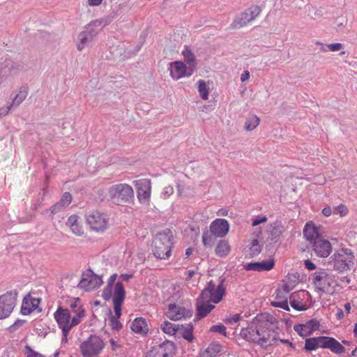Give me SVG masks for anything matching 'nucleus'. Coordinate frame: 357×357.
<instances>
[{
  "label": "nucleus",
  "instance_id": "nucleus-62",
  "mask_svg": "<svg viewBox=\"0 0 357 357\" xmlns=\"http://www.w3.org/2000/svg\"><path fill=\"white\" fill-rule=\"evenodd\" d=\"M354 334L357 337V323L354 324Z\"/></svg>",
  "mask_w": 357,
  "mask_h": 357
},
{
  "label": "nucleus",
  "instance_id": "nucleus-60",
  "mask_svg": "<svg viewBox=\"0 0 357 357\" xmlns=\"http://www.w3.org/2000/svg\"><path fill=\"white\" fill-rule=\"evenodd\" d=\"M344 308L347 314H349L351 312V307L349 303L344 304Z\"/></svg>",
  "mask_w": 357,
  "mask_h": 357
},
{
  "label": "nucleus",
  "instance_id": "nucleus-49",
  "mask_svg": "<svg viewBox=\"0 0 357 357\" xmlns=\"http://www.w3.org/2000/svg\"><path fill=\"white\" fill-rule=\"evenodd\" d=\"M134 275L133 274H128V273H124V274H121L119 275V280H118L117 282H123V281L124 282H128L130 279L133 278ZM123 284V283H121Z\"/></svg>",
  "mask_w": 357,
  "mask_h": 357
},
{
  "label": "nucleus",
  "instance_id": "nucleus-34",
  "mask_svg": "<svg viewBox=\"0 0 357 357\" xmlns=\"http://www.w3.org/2000/svg\"><path fill=\"white\" fill-rule=\"evenodd\" d=\"M181 328V325L173 324L167 321L161 324L162 331L169 335H176L180 331Z\"/></svg>",
  "mask_w": 357,
  "mask_h": 357
},
{
  "label": "nucleus",
  "instance_id": "nucleus-59",
  "mask_svg": "<svg viewBox=\"0 0 357 357\" xmlns=\"http://www.w3.org/2000/svg\"><path fill=\"white\" fill-rule=\"evenodd\" d=\"M337 317L338 319H342L344 317V312L342 309H339L337 312Z\"/></svg>",
  "mask_w": 357,
  "mask_h": 357
},
{
  "label": "nucleus",
  "instance_id": "nucleus-58",
  "mask_svg": "<svg viewBox=\"0 0 357 357\" xmlns=\"http://www.w3.org/2000/svg\"><path fill=\"white\" fill-rule=\"evenodd\" d=\"M192 252H193L192 248H187L185 250V257H189L192 254Z\"/></svg>",
  "mask_w": 357,
  "mask_h": 357
},
{
  "label": "nucleus",
  "instance_id": "nucleus-24",
  "mask_svg": "<svg viewBox=\"0 0 357 357\" xmlns=\"http://www.w3.org/2000/svg\"><path fill=\"white\" fill-rule=\"evenodd\" d=\"M319 326V321L312 319L305 324L294 326V330L299 335L305 337L311 335L314 331L318 330Z\"/></svg>",
  "mask_w": 357,
  "mask_h": 357
},
{
  "label": "nucleus",
  "instance_id": "nucleus-32",
  "mask_svg": "<svg viewBox=\"0 0 357 357\" xmlns=\"http://www.w3.org/2000/svg\"><path fill=\"white\" fill-rule=\"evenodd\" d=\"M212 82L210 81H204L199 79L197 81V90L202 99L206 100L209 98V93L211 89Z\"/></svg>",
  "mask_w": 357,
  "mask_h": 357
},
{
  "label": "nucleus",
  "instance_id": "nucleus-29",
  "mask_svg": "<svg viewBox=\"0 0 357 357\" xmlns=\"http://www.w3.org/2000/svg\"><path fill=\"white\" fill-rule=\"evenodd\" d=\"M223 352L224 349L221 344L213 342L199 354V357H217Z\"/></svg>",
  "mask_w": 357,
  "mask_h": 357
},
{
  "label": "nucleus",
  "instance_id": "nucleus-45",
  "mask_svg": "<svg viewBox=\"0 0 357 357\" xmlns=\"http://www.w3.org/2000/svg\"><path fill=\"white\" fill-rule=\"evenodd\" d=\"M174 193V188L173 187L169 185L164 188L162 192V196L163 198L167 199L171 195H172Z\"/></svg>",
  "mask_w": 357,
  "mask_h": 357
},
{
  "label": "nucleus",
  "instance_id": "nucleus-21",
  "mask_svg": "<svg viewBox=\"0 0 357 357\" xmlns=\"http://www.w3.org/2000/svg\"><path fill=\"white\" fill-rule=\"evenodd\" d=\"M210 231L216 238H224L229 230V223L226 219L217 218L210 225Z\"/></svg>",
  "mask_w": 357,
  "mask_h": 357
},
{
  "label": "nucleus",
  "instance_id": "nucleus-37",
  "mask_svg": "<svg viewBox=\"0 0 357 357\" xmlns=\"http://www.w3.org/2000/svg\"><path fill=\"white\" fill-rule=\"evenodd\" d=\"M260 123V119L256 115L248 116L245 122L244 128L247 131L255 129Z\"/></svg>",
  "mask_w": 357,
  "mask_h": 357
},
{
  "label": "nucleus",
  "instance_id": "nucleus-36",
  "mask_svg": "<svg viewBox=\"0 0 357 357\" xmlns=\"http://www.w3.org/2000/svg\"><path fill=\"white\" fill-rule=\"evenodd\" d=\"M28 94V91L26 88L21 87L15 96V97L12 99L11 102L10 103L12 107H17L19 106L26 98Z\"/></svg>",
  "mask_w": 357,
  "mask_h": 357
},
{
  "label": "nucleus",
  "instance_id": "nucleus-6",
  "mask_svg": "<svg viewBox=\"0 0 357 357\" xmlns=\"http://www.w3.org/2000/svg\"><path fill=\"white\" fill-rule=\"evenodd\" d=\"M318 348L328 349L335 354H342L345 348L334 337L319 336L305 340L304 349L307 351H314Z\"/></svg>",
  "mask_w": 357,
  "mask_h": 357
},
{
  "label": "nucleus",
  "instance_id": "nucleus-25",
  "mask_svg": "<svg viewBox=\"0 0 357 357\" xmlns=\"http://www.w3.org/2000/svg\"><path fill=\"white\" fill-rule=\"evenodd\" d=\"M303 236L310 243L321 238L319 227H317L312 221H309L305 225Z\"/></svg>",
  "mask_w": 357,
  "mask_h": 357
},
{
  "label": "nucleus",
  "instance_id": "nucleus-1",
  "mask_svg": "<svg viewBox=\"0 0 357 357\" xmlns=\"http://www.w3.org/2000/svg\"><path fill=\"white\" fill-rule=\"evenodd\" d=\"M278 321L271 315L257 316L248 327L243 328L241 336L248 342L267 348L278 340Z\"/></svg>",
  "mask_w": 357,
  "mask_h": 357
},
{
  "label": "nucleus",
  "instance_id": "nucleus-35",
  "mask_svg": "<svg viewBox=\"0 0 357 357\" xmlns=\"http://www.w3.org/2000/svg\"><path fill=\"white\" fill-rule=\"evenodd\" d=\"M182 55L184 57L185 61L188 65V67H192L193 72H195L197 62L193 52L189 48L185 47L182 51Z\"/></svg>",
  "mask_w": 357,
  "mask_h": 357
},
{
  "label": "nucleus",
  "instance_id": "nucleus-47",
  "mask_svg": "<svg viewBox=\"0 0 357 357\" xmlns=\"http://www.w3.org/2000/svg\"><path fill=\"white\" fill-rule=\"evenodd\" d=\"M241 318V316L240 314H234L233 317L227 318L225 320V323L227 324H232L237 323Z\"/></svg>",
  "mask_w": 357,
  "mask_h": 357
},
{
  "label": "nucleus",
  "instance_id": "nucleus-17",
  "mask_svg": "<svg viewBox=\"0 0 357 357\" xmlns=\"http://www.w3.org/2000/svg\"><path fill=\"white\" fill-rule=\"evenodd\" d=\"M169 70L171 77L176 80L185 77H190L194 73L192 68L188 67L182 61H174L170 63Z\"/></svg>",
  "mask_w": 357,
  "mask_h": 357
},
{
  "label": "nucleus",
  "instance_id": "nucleus-23",
  "mask_svg": "<svg viewBox=\"0 0 357 357\" xmlns=\"http://www.w3.org/2000/svg\"><path fill=\"white\" fill-rule=\"evenodd\" d=\"M166 315L171 320H181L190 317V314L185 307L176 303H170L168 305Z\"/></svg>",
  "mask_w": 357,
  "mask_h": 357
},
{
  "label": "nucleus",
  "instance_id": "nucleus-28",
  "mask_svg": "<svg viewBox=\"0 0 357 357\" xmlns=\"http://www.w3.org/2000/svg\"><path fill=\"white\" fill-rule=\"evenodd\" d=\"M274 260L269 259L268 261H263L261 262H254L249 263L245 265V269L246 271H270L274 267Z\"/></svg>",
  "mask_w": 357,
  "mask_h": 357
},
{
  "label": "nucleus",
  "instance_id": "nucleus-39",
  "mask_svg": "<svg viewBox=\"0 0 357 357\" xmlns=\"http://www.w3.org/2000/svg\"><path fill=\"white\" fill-rule=\"evenodd\" d=\"M261 248L257 239H253L250 247V255L256 256L261 252Z\"/></svg>",
  "mask_w": 357,
  "mask_h": 357
},
{
  "label": "nucleus",
  "instance_id": "nucleus-48",
  "mask_svg": "<svg viewBox=\"0 0 357 357\" xmlns=\"http://www.w3.org/2000/svg\"><path fill=\"white\" fill-rule=\"evenodd\" d=\"M11 108L12 105L10 103L6 107H0V118L8 114Z\"/></svg>",
  "mask_w": 357,
  "mask_h": 357
},
{
  "label": "nucleus",
  "instance_id": "nucleus-7",
  "mask_svg": "<svg viewBox=\"0 0 357 357\" xmlns=\"http://www.w3.org/2000/svg\"><path fill=\"white\" fill-rule=\"evenodd\" d=\"M331 259L333 269L338 273H344L354 267L356 256L351 249L342 248L335 250Z\"/></svg>",
  "mask_w": 357,
  "mask_h": 357
},
{
  "label": "nucleus",
  "instance_id": "nucleus-53",
  "mask_svg": "<svg viewBox=\"0 0 357 357\" xmlns=\"http://www.w3.org/2000/svg\"><path fill=\"white\" fill-rule=\"evenodd\" d=\"M322 214L325 217H329L332 215V208L330 206H326L322 209Z\"/></svg>",
  "mask_w": 357,
  "mask_h": 357
},
{
  "label": "nucleus",
  "instance_id": "nucleus-10",
  "mask_svg": "<svg viewBox=\"0 0 357 357\" xmlns=\"http://www.w3.org/2000/svg\"><path fill=\"white\" fill-rule=\"evenodd\" d=\"M103 340L96 335L89 336L79 345V351L83 357H98L105 348Z\"/></svg>",
  "mask_w": 357,
  "mask_h": 357
},
{
  "label": "nucleus",
  "instance_id": "nucleus-13",
  "mask_svg": "<svg viewBox=\"0 0 357 357\" xmlns=\"http://www.w3.org/2000/svg\"><path fill=\"white\" fill-rule=\"evenodd\" d=\"M136 189L138 202L145 206H149L151 202L152 185L151 181L147 178H140L133 181Z\"/></svg>",
  "mask_w": 357,
  "mask_h": 357
},
{
  "label": "nucleus",
  "instance_id": "nucleus-9",
  "mask_svg": "<svg viewBox=\"0 0 357 357\" xmlns=\"http://www.w3.org/2000/svg\"><path fill=\"white\" fill-rule=\"evenodd\" d=\"M109 197L119 204L130 203L134 199L132 187L126 183L112 185L107 190Z\"/></svg>",
  "mask_w": 357,
  "mask_h": 357
},
{
  "label": "nucleus",
  "instance_id": "nucleus-14",
  "mask_svg": "<svg viewBox=\"0 0 357 357\" xmlns=\"http://www.w3.org/2000/svg\"><path fill=\"white\" fill-rule=\"evenodd\" d=\"M102 282L101 276L95 274L91 269H88L82 273L78 287L86 291H89L99 288Z\"/></svg>",
  "mask_w": 357,
  "mask_h": 357
},
{
  "label": "nucleus",
  "instance_id": "nucleus-54",
  "mask_svg": "<svg viewBox=\"0 0 357 357\" xmlns=\"http://www.w3.org/2000/svg\"><path fill=\"white\" fill-rule=\"evenodd\" d=\"M103 0H88L87 3L89 6H98L102 3Z\"/></svg>",
  "mask_w": 357,
  "mask_h": 357
},
{
  "label": "nucleus",
  "instance_id": "nucleus-12",
  "mask_svg": "<svg viewBox=\"0 0 357 357\" xmlns=\"http://www.w3.org/2000/svg\"><path fill=\"white\" fill-rule=\"evenodd\" d=\"M261 12V8L257 5H253L240 15L236 16L232 23L231 27L232 29H241L248 25L250 22L257 19Z\"/></svg>",
  "mask_w": 357,
  "mask_h": 357
},
{
  "label": "nucleus",
  "instance_id": "nucleus-18",
  "mask_svg": "<svg viewBox=\"0 0 357 357\" xmlns=\"http://www.w3.org/2000/svg\"><path fill=\"white\" fill-rule=\"evenodd\" d=\"M309 298V293L305 290H301L294 292L290 296L289 303L294 310L303 311L307 308Z\"/></svg>",
  "mask_w": 357,
  "mask_h": 357
},
{
  "label": "nucleus",
  "instance_id": "nucleus-51",
  "mask_svg": "<svg viewBox=\"0 0 357 357\" xmlns=\"http://www.w3.org/2000/svg\"><path fill=\"white\" fill-rule=\"evenodd\" d=\"M26 357H43L40 354L33 351L29 347H27Z\"/></svg>",
  "mask_w": 357,
  "mask_h": 357
},
{
  "label": "nucleus",
  "instance_id": "nucleus-27",
  "mask_svg": "<svg viewBox=\"0 0 357 357\" xmlns=\"http://www.w3.org/2000/svg\"><path fill=\"white\" fill-rule=\"evenodd\" d=\"M40 303V299L32 298L30 295L25 296L21 306L22 314L23 315L30 314L38 307Z\"/></svg>",
  "mask_w": 357,
  "mask_h": 357
},
{
  "label": "nucleus",
  "instance_id": "nucleus-19",
  "mask_svg": "<svg viewBox=\"0 0 357 357\" xmlns=\"http://www.w3.org/2000/svg\"><path fill=\"white\" fill-rule=\"evenodd\" d=\"M291 287L287 284H283L281 288L276 291L275 300L271 301V305L280 307L285 310H289L288 303V294L291 291Z\"/></svg>",
  "mask_w": 357,
  "mask_h": 357
},
{
  "label": "nucleus",
  "instance_id": "nucleus-50",
  "mask_svg": "<svg viewBox=\"0 0 357 357\" xmlns=\"http://www.w3.org/2000/svg\"><path fill=\"white\" fill-rule=\"evenodd\" d=\"M59 327L61 329L62 331V334H63V337L61 339V342L63 343H66L67 341H68V335L70 332V331L73 328V327H69L68 329H67V331H63V328L61 326H59Z\"/></svg>",
  "mask_w": 357,
  "mask_h": 357
},
{
  "label": "nucleus",
  "instance_id": "nucleus-22",
  "mask_svg": "<svg viewBox=\"0 0 357 357\" xmlns=\"http://www.w3.org/2000/svg\"><path fill=\"white\" fill-rule=\"evenodd\" d=\"M174 352V344L169 341L164 342L151 349L146 357H170Z\"/></svg>",
  "mask_w": 357,
  "mask_h": 357
},
{
  "label": "nucleus",
  "instance_id": "nucleus-52",
  "mask_svg": "<svg viewBox=\"0 0 357 357\" xmlns=\"http://www.w3.org/2000/svg\"><path fill=\"white\" fill-rule=\"evenodd\" d=\"M304 264L305 268L310 271H313L316 268V265L310 259L305 260Z\"/></svg>",
  "mask_w": 357,
  "mask_h": 357
},
{
  "label": "nucleus",
  "instance_id": "nucleus-33",
  "mask_svg": "<svg viewBox=\"0 0 357 357\" xmlns=\"http://www.w3.org/2000/svg\"><path fill=\"white\" fill-rule=\"evenodd\" d=\"M71 201L72 195L69 192H65L62 195L60 201L52 206L51 212L52 213H56L63 208L68 206L71 203Z\"/></svg>",
  "mask_w": 357,
  "mask_h": 357
},
{
  "label": "nucleus",
  "instance_id": "nucleus-31",
  "mask_svg": "<svg viewBox=\"0 0 357 357\" xmlns=\"http://www.w3.org/2000/svg\"><path fill=\"white\" fill-rule=\"evenodd\" d=\"M131 330L138 334L146 335L149 332V327L145 319L137 317L130 324Z\"/></svg>",
  "mask_w": 357,
  "mask_h": 357
},
{
  "label": "nucleus",
  "instance_id": "nucleus-61",
  "mask_svg": "<svg viewBox=\"0 0 357 357\" xmlns=\"http://www.w3.org/2000/svg\"><path fill=\"white\" fill-rule=\"evenodd\" d=\"M195 275V271H192V270H190L188 272V275H187V278L186 279L187 280H190V278H192Z\"/></svg>",
  "mask_w": 357,
  "mask_h": 357
},
{
  "label": "nucleus",
  "instance_id": "nucleus-20",
  "mask_svg": "<svg viewBox=\"0 0 357 357\" xmlns=\"http://www.w3.org/2000/svg\"><path fill=\"white\" fill-rule=\"evenodd\" d=\"M312 244V249L314 253L319 257L326 258L332 252L331 242L323 237L317 239Z\"/></svg>",
  "mask_w": 357,
  "mask_h": 357
},
{
  "label": "nucleus",
  "instance_id": "nucleus-55",
  "mask_svg": "<svg viewBox=\"0 0 357 357\" xmlns=\"http://www.w3.org/2000/svg\"><path fill=\"white\" fill-rule=\"evenodd\" d=\"M250 79V73L248 70L244 71L241 76V81L244 82Z\"/></svg>",
  "mask_w": 357,
  "mask_h": 357
},
{
  "label": "nucleus",
  "instance_id": "nucleus-41",
  "mask_svg": "<svg viewBox=\"0 0 357 357\" xmlns=\"http://www.w3.org/2000/svg\"><path fill=\"white\" fill-rule=\"evenodd\" d=\"M210 331L212 332L218 333L223 335H226V327L222 324L213 326Z\"/></svg>",
  "mask_w": 357,
  "mask_h": 357
},
{
  "label": "nucleus",
  "instance_id": "nucleus-46",
  "mask_svg": "<svg viewBox=\"0 0 357 357\" xmlns=\"http://www.w3.org/2000/svg\"><path fill=\"white\" fill-rule=\"evenodd\" d=\"M266 221L267 218L266 216H257L253 220L252 225L253 227H256L261 223L266 222Z\"/></svg>",
  "mask_w": 357,
  "mask_h": 357
},
{
  "label": "nucleus",
  "instance_id": "nucleus-63",
  "mask_svg": "<svg viewBox=\"0 0 357 357\" xmlns=\"http://www.w3.org/2000/svg\"><path fill=\"white\" fill-rule=\"evenodd\" d=\"M280 342H282V343H287L289 344L291 347H292V343L290 342L288 340H280Z\"/></svg>",
  "mask_w": 357,
  "mask_h": 357
},
{
  "label": "nucleus",
  "instance_id": "nucleus-44",
  "mask_svg": "<svg viewBox=\"0 0 357 357\" xmlns=\"http://www.w3.org/2000/svg\"><path fill=\"white\" fill-rule=\"evenodd\" d=\"M328 50L331 52H337L342 48V44L340 43H331L326 45Z\"/></svg>",
  "mask_w": 357,
  "mask_h": 357
},
{
  "label": "nucleus",
  "instance_id": "nucleus-8",
  "mask_svg": "<svg viewBox=\"0 0 357 357\" xmlns=\"http://www.w3.org/2000/svg\"><path fill=\"white\" fill-rule=\"evenodd\" d=\"M312 283L320 291L333 294L337 285L336 276L325 269H321L313 274Z\"/></svg>",
  "mask_w": 357,
  "mask_h": 357
},
{
  "label": "nucleus",
  "instance_id": "nucleus-16",
  "mask_svg": "<svg viewBox=\"0 0 357 357\" xmlns=\"http://www.w3.org/2000/svg\"><path fill=\"white\" fill-rule=\"evenodd\" d=\"M101 21L95 20L89 23L86 27L85 30L81 32L78 36V43L77 47L78 50H83L86 45L91 42L97 34V31L95 28L101 26Z\"/></svg>",
  "mask_w": 357,
  "mask_h": 357
},
{
  "label": "nucleus",
  "instance_id": "nucleus-43",
  "mask_svg": "<svg viewBox=\"0 0 357 357\" xmlns=\"http://www.w3.org/2000/svg\"><path fill=\"white\" fill-rule=\"evenodd\" d=\"M202 240L204 246H205V247L211 246V243H212V237L209 235L208 231L203 233Z\"/></svg>",
  "mask_w": 357,
  "mask_h": 357
},
{
  "label": "nucleus",
  "instance_id": "nucleus-30",
  "mask_svg": "<svg viewBox=\"0 0 357 357\" xmlns=\"http://www.w3.org/2000/svg\"><path fill=\"white\" fill-rule=\"evenodd\" d=\"M231 250V245L228 240H220L215 248V254L217 257L220 258H225L230 254Z\"/></svg>",
  "mask_w": 357,
  "mask_h": 357
},
{
  "label": "nucleus",
  "instance_id": "nucleus-3",
  "mask_svg": "<svg viewBox=\"0 0 357 357\" xmlns=\"http://www.w3.org/2000/svg\"><path fill=\"white\" fill-rule=\"evenodd\" d=\"M67 307H59L54 313L58 326L67 331L69 327L79 324L86 316V310L79 298H70L66 301Z\"/></svg>",
  "mask_w": 357,
  "mask_h": 357
},
{
  "label": "nucleus",
  "instance_id": "nucleus-5",
  "mask_svg": "<svg viewBox=\"0 0 357 357\" xmlns=\"http://www.w3.org/2000/svg\"><path fill=\"white\" fill-rule=\"evenodd\" d=\"M173 246V233L170 229H165L158 233L153 240V254L158 259H167L172 255Z\"/></svg>",
  "mask_w": 357,
  "mask_h": 357
},
{
  "label": "nucleus",
  "instance_id": "nucleus-4",
  "mask_svg": "<svg viewBox=\"0 0 357 357\" xmlns=\"http://www.w3.org/2000/svg\"><path fill=\"white\" fill-rule=\"evenodd\" d=\"M224 280L218 279L216 284L213 280L208 282L197 300V314L199 318L205 317L213 308V303H218L223 298L225 289Z\"/></svg>",
  "mask_w": 357,
  "mask_h": 357
},
{
  "label": "nucleus",
  "instance_id": "nucleus-56",
  "mask_svg": "<svg viewBox=\"0 0 357 357\" xmlns=\"http://www.w3.org/2000/svg\"><path fill=\"white\" fill-rule=\"evenodd\" d=\"M216 214L218 216H227L228 215V210L225 208H220L217 211Z\"/></svg>",
  "mask_w": 357,
  "mask_h": 357
},
{
  "label": "nucleus",
  "instance_id": "nucleus-26",
  "mask_svg": "<svg viewBox=\"0 0 357 357\" xmlns=\"http://www.w3.org/2000/svg\"><path fill=\"white\" fill-rule=\"evenodd\" d=\"M67 226L71 232L76 236H82L84 234L85 230L82 220L77 215H70L66 222Z\"/></svg>",
  "mask_w": 357,
  "mask_h": 357
},
{
  "label": "nucleus",
  "instance_id": "nucleus-2",
  "mask_svg": "<svg viewBox=\"0 0 357 357\" xmlns=\"http://www.w3.org/2000/svg\"><path fill=\"white\" fill-rule=\"evenodd\" d=\"M117 276L116 273L110 275L102 293V297L105 301L112 300L115 316L110 318V326L116 330L122 327L119 319L121 315L122 305L126 298V290L123 284L120 282H116Z\"/></svg>",
  "mask_w": 357,
  "mask_h": 357
},
{
  "label": "nucleus",
  "instance_id": "nucleus-11",
  "mask_svg": "<svg viewBox=\"0 0 357 357\" xmlns=\"http://www.w3.org/2000/svg\"><path fill=\"white\" fill-rule=\"evenodd\" d=\"M86 222L91 231L98 234L105 232L109 227V218L107 215L98 211H92L87 215Z\"/></svg>",
  "mask_w": 357,
  "mask_h": 357
},
{
  "label": "nucleus",
  "instance_id": "nucleus-15",
  "mask_svg": "<svg viewBox=\"0 0 357 357\" xmlns=\"http://www.w3.org/2000/svg\"><path fill=\"white\" fill-rule=\"evenodd\" d=\"M17 294L16 292H7L0 296V319L10 316L17 302Z\"/></svg>",
  "mask_w": 357,
  "mask_h": 357
},
{
  "label": "nucleus",
  "instance_id": "nucleus-42",
  "mask_svg": "<svg viewBox=\"0 0 357 357\" xmlns=\"http://www.w3.org/2000/svg\"><path fill=\"white\" fill-rule=\"evenodd\" d=\"M24 324V320H22V319H17L16 320L13 324H12L11 326H10L8 328V330L10 331V332H15L16 331L18 328H20V327H22L23 326V324Z\"/></svg>",
  "mask_w": 357,
  "mask_h": 357
},
{
  "label": "nucleus",
  "instance_id": "nucleus-40",
  "mask_svg": "<svg viewBox=\"0 0 357 357\" xmlns=\"http://www.w3.org/2000/svg\"><path fill=\"white\" fill-rule=\"evenodd\" d=\"M334 213L338 214L340 217L343 218L347 215L349 213V209L344 204H340L335 207Z\"/></svg>",
  "mask_w": 357,
  "mask_h": 357
},
{
  "label": "nucleus",
  "instance_id": "nucleus-57",
  "mask_svg": "<svg viewBox=\"0 0 357 357\" xmlns=\"http://www.w3.org/2000/svg\"><path fill=\"white\" fill-rule=\"evenodd\" d=\"M109 343L113 351H116V349L119 347V344L114 339H111L109 340Z\"/></svg>",
  "mask_w": 357,
  "mask_h": 357
},
{
  "label": "nucleus",
  "instance_id": "nucleus-64",
  "mask_svg": "<svg viewBox=\"0 0 357 357\" xmlns=\"http://www.w3.org/2000/svg\"><path fill=\"white\" fill-rule=\"evenodd\" d=\"M357 347L351 351V356H355L356 355Z\"/></svg>",
  "mask_w": 357,
  "mask_h": 357
},
{
  "label": "nucleus",
  "instance_id": "nucleus-38",
  "mask_svg": "<svg viewBox=\"0 0 357 357\" xmlns=\"http://www.w3.org/2000/svg\"><path fill=\"white\" fill-rule=\"evenodd\" d=\"M181 328L180 331L177 334L181 335L188 342H192L193 340L192 326L185 328L181 325Z\"/></svg>",
  "mask_w": 357,
  "mask_h": 357
}]
</instances>
